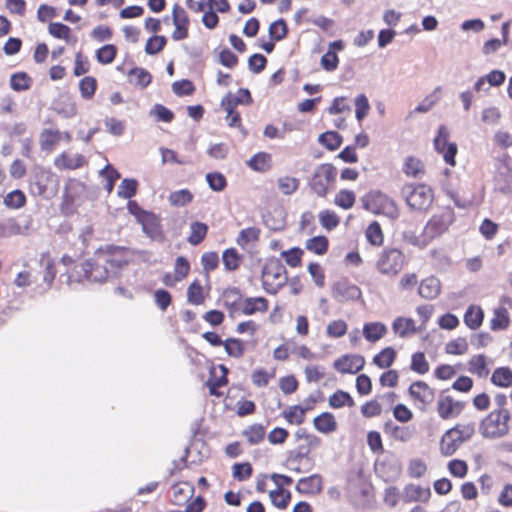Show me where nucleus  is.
Wrapping results in <instances>:
<instances>
[{
  "mask_svg": "<svg viewBox=\"0 0 512 512\" xmlns=\"http://www.w3.org/2000/svg\"><path fill=\"white\" fill-rule=\"evenodd\" d=\"M127 263V250L124 247L108 245L99 248L93 257L82 263L79 268L87 280L103 283L117 277Z\"/></svg>",
  "mask_w": 512,
  "mask_h": 512,
  "instance_id": "nucleus-1",
  "label": "nucleus"
},
{
  "mask_svg": "<svg viewBox=\"0 0 512 512\" xmlns=\"http://www.w3.org/2000/svg\"><path fill=\"white\" fill-rule=\"evenodd\" d=\"M511 415L506 408L491 411L479 425V433L486 439H499L509 433Z\"/></svg>",
  "mask_w": 512,
  "mask_h": 512,
  "instance_id": "nucleus-2",
  "label": "nucleus"
},
{
  "mask_svg": "<svg viewBox=\"0 0 512 512\" xmlns=\"http://www.w3.org/2000/svg\"><path fill=\"white\" fill-rule=\"evenodd\" d=\"M261 281L262 287L267 293L272 295L278 293L288 281L287 271L280 260L270 258L265 262L262 268Z\"/></svg>",
  "mask_w": 512,
  "mask_h": 512,
  "instance_id": "nucleus-3",
  "label": "nucleus"
},
{
  "mask_svg": "<svg viewBox=\"0 0 512 512\" xmlns=\"http://www.w3.org/2000/svg\"><path fill=\"white\" fill-rule=\"evenodd\" d=\"M401 196L406 204L414 210H426L434 199V193L426 184L407 183L401 188Z\"/></svg>",
  "mask_w": 512,
  "mask_h": 512,
  "instance_id": "nucleus-4",
  "label": "nucleus"
},
{
  "mask_svg": "<svg viewBox=\"0 0 512 512\" xmlns=\"http://www.w3.org/2000/svg\"><path fill=\"white\" fill-rule=\"evenodd\" d=\"M362 202L364 208L374 214H382L390 219L399 216V209L394 200L380 191L369 192L363 197Z\"/></svg>",
  "mask_w": 512,
  "mask_h": 512,
  "instance_id": "nucleus-5",
  "label": "nucleus"
},
{
  "mask_svg": "<svg viewBox=\"0 0 512 512\" xmlns=\"http://www.w3.org/2000/svg\"><path fill=\"white\" fill-rule=\"evenodd\" d=\"M406 263V257L402 251L396 248L384 249L376 261L377 271L385 276L398 275Z\"/></svg>",
  "mask_w": 512,
  "mask_h": 512,
  "instance_id": "nucleus-6",
  "label": "nucleus"
},
{
  "mask_svg": "<svg viewBox=\"0 0 512 512\" xmlns=\"http://www.w3.org/2000/svg\"><path fill=\"white\" fill-rule=\"evenodd\" d=\"M454 212L451 208H444L433 215L425 225L428 238L435 239L445 233L454 222Z\"/></svg>",
  "mask_w": 512,
  "mask_h": 512,
  "instance_id": "nucleus-7",
  "label": "nucleus"
},
{
  "mask_svg": "<svg viewBox=\"0 0 512 512\" xmlns=\"http://www.w3.org/2000/svg\"><path fill=\"white\" fill-rule=\"evenodd\" d=\"M336 176V168L331 164H322L318 166L311 180L312 190L320 197H324L328 192V186Z\"/></svg>",
  "mask_w": 512,
  "mask_h": 512,
  "instance_id": "nucleus-8",
  "label": "nucleus"
},
{
  "mask_svg": "<svg viewBox=\"0 0 512 512\" xmlns=\"http://www.w3.org/2000/svg\"><path fill=\"white\" fill-rule=\"evenodd\" d=\"M448 137V129L441 125L438 129V134L434 139V146L437 152L443 154L445 162L451 166H454L457 146L454 143H448Z\"/></svg>",
  "mask_w": 512,
  "mask_h": 512,
  "instance_id": "nucleus-9",
  "label": "nucleus"
},
{
  "mask_svg": "<svg viewBox=\"0 0 512 512\" xmlns=\"http://www.w3.org/2000/svg\"><path fill=\"white\" fill-rule=\"evenodd\" d=\"M332 295L339 302L354 301L361 297V290L355 284L341 280L333 285Z\"/></svg>",
  "mask_w": 512,
  "mask_h": 512,
  "instance_id": "nucleus-10",
  "label": "nucleus"
},
{
  "mask_svg": "<svg viewBox=\"0 0 512 512\" xmlns=\"http://www.w3.org/2000/svg\"><path fill=\"white\" fill-rule=\"evenodd\" d=\"M464 405L448 395L441 394L437 401V412L442 419L457 417L463 410Z\"/></svg>",
  "mask_w": 512,
  "mask_h": 512,
  "instance_id": "nucleus-11",
  "label": "nucleus"
},
{
  "mask_svg": "<svg viewBox=\"0 0 512 512\" xmlns=\"http://www.w3.org/2000/svg\"><path fill=\"white\" fill-rule=\"evenodd\" d=\"M364 364L365 359L363 356L347 354L335 360L334 368L343 374H355L363 368Z\"/></svg>",
  "mask_w": 512,
  "mask_h": 512,
  "instance_id": "nucleus-12",
  "label": "nucleus"
},
{
  "mask_svg": "<svg viewBox=\"0 0 512 512\" xmlns=\"http://www.w3.org/2000/svg\"><path fill=\"white\" fill-rule=\"evenodd\" d=\"M86 163V158L80 153L63 152L54 159L55 167L60 170H75Z\"/></svg>",
  "mask_w": 512,
  "mask_h": 512,
  "instance_id": "nucleus-13",
  "label": "nucleus"
},
{
  "mask_svg": "<svg viewBox=\"0 0 512 512\" xmlns=\"http://www.w3.org/2000/svg\"><path fill=\"white\" fill-rule=\"evenodd\" d=\"M173 16V24L175 26V30L172 34L174 40H182L188 35V16L185 10L179 6H175L172 12Z\"/></svg>",
  "mask_w": 512,
  "mask_h": 512,
  "instance_id": "nucleus-14",
  "label": "nucleus"
},
{
  "mask_svg": "<svg viewBox=\"0 0 512 512\" xmlns=\"http://www.w3.org/2000/svg\"><path fill=\"white\" fill-rule=\"evenodd\" d=\"M323 489V479L319 474H313L298 480L296 490L301 494H319Z\"/></svg>",
  "mask_w": 512,
  "mask_h": 512,
  "instance_id": "nucleus-15",
  "label": "nucleus"
},
{
  "mask_svg": "<svg viewBox=\"0 0 512 512\" xmlns=\"http://www.w3.org/2000/svg\"><path fill=\"white\" fill-rule=\"evenodd\" d=\"M463 444L458 434L453 428L447 430L440 440V452L444 456L453 455Z\"/></svg>",
  "mask_w": 512,
  "mask_h": 512,
  "instance_id": "nucleus-16",
  "label": "nucleus"
},
{
  "mask_svg": "<svg viewBox=\"0 0 512 512\" xmlns=\"http://www.w3.org/2000/svg\"><path fill=\"white\" fill-rule=\"evenodd\" d=\"M402 172L409 178L420 180L425 176L426 169L421 159L408 156L403 161Z\"/></svg>",
  "mask_w": 512,
  "mask_h": 512,
  "instance_id": "nucleus-17",
  "label": "nucleus"
},
{
  "mask_svg": "<svg viewBox=\"0 0 512 512\" xmlns=\"http://www.w3.org/2000/svg\"><path fill=\"white\" fill-rule=\"evenodd\" d=\"M139 223L142 225L143 232L151 239L161 240L163 238L160 220L155 214L149 212Z\"/></svg>",
  "mask_w": 512,
  "mask_h": 512,
  "instance_id": "nucleus-18",
  "label": "nucleus"
},
{
  "mask_svg": "<svg viewBox=\"0 0 512 512\" xmlns=\"http://www.w3.org/2000/svg\"><path fill=\"white\" fill-rule=\"evenodd\" d=\"M410 395L422 405L430 404L434 399L433 390L422 381H417L411 384L409 388Z\"/></svg>",
  "mask_w": 512,
  "mask_h": 512,
  "instance_id": "nucleus-19",
  "label": "nucleus"
},
{
  "mask_svg": "<svg viewBox=\"0 0 512 512\" xmlns=\"http://www.w3.org/2000/svg\"><path fill=\"white\" fill-rule=\"evenodd\" d=\"M441 291L440 280L436 277L430 276L423 279L419 285V295L425 299H435Z\"/></svg>",
  "mask_w": 512,
  "mask_h": 512,
  "instance_id": "nucleus-20",
  "label": "nucleus"
},
{
  "mask_svg": "<svg viewBox=\"0 0 512 512\" xmlns=\"http://www.w3.org/2000/svg\"><path fill=\"white\" fill-rule=\"evenodd\" d=\"M172 490V502L178 506L185 504L194 494L193 485L185 481L174 484Z\"/></svg>",
  "mask_w": 512,
  "mask_h": 512,
  "instance_id": "nucleus-21",
  "label": "nucleus"
},
{
  "mask_svg": "<svg viewBox=\"0 0 512 512\" xmlns=\"http://www.w3.org/2000/svg\"><path fill=\"white\" fill-rule=\"evenodd\" d=\"M243 314L253 315L257 312L264 313L268 310V301L264 297L246 298L240 304Z\"/></svg>",
  "mask_w": 512,
  "mask_h": 512,
  "instance_id": "nucleus-22",
  "label": "nucleus"
},
{
  "mask_svg": "<svg viewBox=\"0 0 512 512\" xmlns=\"http://www.w3.org/2000/svg\"><path fill=\"white\" fill-rule=\"evenodd\" d=\"M314 428L323 434L333 433L337 430V422L332 413L324 412L313 420Z\"/></svg>",
  "mask_w": 512,
  "mask_h": 512,
  "instance_id": "nucleus-23",
  "label": "nucleus"
},
{
  "mask_svg": "<svg viewBox=\"0 0 512 512\" xmlns=\"http://www.w3.org/2000/svg\"><path fill=\"white\" fill-rule=\"evenodd\" d=\"M387 333V327L381 322H368L363 326V336L371 343H375L383 338Z\"/></svg>",
  "mask_w": 512,
  "mask_h": 512,
  "instance_id": "nucleus-24",
  "label": "nucleus"
},
{
  "mask_svg": "<svg viewBox=\"0 0 512 512\" xmlns=\"http://www.w3.org/2000/svg\"><path fill=\"white\" fill-rule=\"evenodd\" d=\"M431 496L429 487L423 488L419 485L410 484L404 489V499L406 502L421 501L427 502Z\"/></svg>",
  "mask_w": 512,
  "mask_h": 512,
  "instance_id": "nucleus-25",
  "label": "nucleus"
},
{
  "mask_svg": "<svg viewBox=\"0 0 512 512\" xmlns=\"http://www.w3.org/2000/svg\"><path fill=\"white\" fill-rule=\"evenodd\" d=\"M55 182L54 175L46 170H40L35 175L33 188H36L35 193L38 195H45L51 188L50 185Z\"/></svg>",
  "mask_w": 512,
  "mask_h": 512,
  "instance_id": "nucleus-26",
  "label": "nucleus"
},
{
  "mask_svg": "<svg viewBox=\"0 0 512 512\" xmlns=\"http://www.w3.org/2000/svg\"><path fill=\"white\" fill-rule=\"evenodd\" d=\"M392 329L395 334L402 338L416 333L415 322L411 318H396L392 323Z\"/></svg>",
  "mask_w": 512,
  "mask_h": 512,
  "instance_id": "nucleus-27",
  "label": "nucleus"
},
{
  "mask_svg": "<svg viewBox=\"0 0 512 512\" xmlns=\"http://www.w3.org/2000/svg\"><path fill=\"white\" fill-rule=\"evenodd\" d=\"M260 229L256 227H248L239 232L236 239L237 244L246 249L250 244H254L259 240Z\"/></svg>",
  "mask_w": 512,
  "mask_h": 512,
  "instance_id": "nucleus-28",
  "label": "nucleus"
},
{
  "mask_svg": "<svg viewBox=\"0 0 512 512\" xmlns=\"http://www.w3.org/2000/svg\"><path fill=\"white\" fill-rule=\"evenodd\" d=\"M151 79L150 73L143 68H134L129 73V82L140 89L147 87Z\"/></svg>",
  "mask_w": 512,
  "mask_h": 512,
  "instance_id": "nucleus-29",
  "label": "nucleus"
},
{
  "mask_svg": "<svg viewBox=\"0 0 512 512\" xmlns=\"http://www.w3.org/2000/svg\"><path fill=\"white\" fill-rule=\"evenodd\" d=\"M469 372L484 378L489 374L486 357L484 355H475L469 361Z\"/></svg>",
  "mask_w": 512,
  "mask_h": 512,
  "instance_id": "nucleus-30",
  "label": "nucleus"
},
{
  "mask_svg": "<svg viewBox=\"0 0 512 512\" xmlns=\"http://www.w3.org/2000/svg\"><path fill=\"white\" fill-rule=\"evenodd\" d=\"M491 382L499 387H508L512 384V370L508 367H500L494 370Z\"/></svg>",
  "mask_w": 512,
  "mask_h": 512,
  "instance_id": "nucleus-31",
  "label": "nucleus"
},
{
  "mask_svg": "<svg viewBox=\"0 0 512 512\" xmlns=\"http://www.w3.org/2000/svg\"><path fill=\"white\" fill-rule=\"evenodd\" d=\"M62 140V134L57 130H45L40 137V145L43 150L51 151Z\"/></svg>",
  "mask_w": 512,
  "mask_h": 512,
  "instance_id": "nucleus-32",
  "label": "nucleus"
},
{
  "mask_svg": "<svg viewBox=\"0 0 512 512\" xmlns=\"http://www.w3.org/2000/svg\"><path fill=\"white\" fill-rule=\"evenodd\" d=\"M354 404V400L350 394L343 390H337L329 397V405L334 409H338L344 406L353 407Z\"/></svg>",
  "mask_w": 512,
  "mask_h": 512,
  "instance_id": "nucleus-33",
  "label": "nucleus"
},
{
  "mask_svg": "<svg viewBox=\"0 0 512 512\" xmlns=\"http://www.w3.org/2000/svg\"><path fill=\"white\" fill-rule=\"evenodd\" d=\"M248 165L255 171L266 172L271 167V157L264 152L258 153L248 161Z\"/></svg>",
  "mask_w": 512,
  "mask_h": 512,
  "instance_id": "nucleus-34",
  "label": "nucleus"
},
{
  "mask_svg": "<svg viewBox=\"0 0 512 512\" xmlns=\"http://www.w3.org/2000/svg\"><path fill=\"white\" fill-rule=\"evenodd\" d=\"M483 316V311L480 307L471 306L464 315L465 324L470 329H476L482 324Z\"/></svg>",
  "mask_w": 512,
  "mask_h": 512,
  "instance_id": "nucleus-35",
  "label": "nucleus"
},
{
  "mask_svg": "<svg viewBox=\"0 0 512 512\" xmlns=\"http://www.w3.org/2000/svg\"><path fill=\"white\" fill-rule=\"evenodd\" d=\"M306 411V408H303L300 405H294L286 409L283 416L290 424L300 425L305 420Z\"/></svg>",
  "mask_w": 512,
  "mask_h": 512,
  "instance_id": "nucleus-36",
  "label": "nucleus"
},
{
  "mask_svg": "<svg viewBox=\"0 0 512 512\" xmlns=\"http://www.w3.org/2000/svg\"><path fill=\"white\" fill-rule=\"evenodd\" d=\"M220 370L222 372L220 377L213 376L214 368L211 370L212 376L207 381V386L209 388L210 394L219 396L220 394L217 392V389L226 385L227 383V368L223 365H220Z\"/></svg>",
  "mask_w": 512,
  "mask_h": 512,
  "instance_id": "nucleus-37",
  "label": "nucleus"
},
{
  "mask_svg": "<svg viewBox=\"0 0 512 512\" xmlns=\"http://www.w3.org/2000/svg\"><path fill=\"white\" fill-rule=\"evenodd\" d=\"M365 236L368 242L374 246H380L383 243L384 235L378 222H372L366 229Z\"/></svg>",
  "mask_w": 512,
  "mask_h": 512,
  "instance_id": "nucleus-38",
  "label": "nucleus"
},
{
  "mask_svg": "<svg viewBox=\"0 0 512 512\" xmlns=\"http://www.w3.org/2000/svg\"><path fill=\"white\" fill-rule=\"evenodd\" d=\"M269 496L272 504L280 509H285L291 499L290 492L282 488H277L276 490L270 491Z\"/></svg>",
  "mask_w": 512,
  "mask_h": 512,
  "instance_id": "nucleus-39",
  "label": "nucleus"
},
{
  "mask_svg": "<svg viewBox=\"0 0 512 512\" xmlns=\"http://www.w3.org/2000/svg\"><path fill=\"white\" fill-rule=\"evenodd\" d=\"M305 247L317 255H323L328 249V240L325 236H316L308 239Z\"/></svg>",
  "mask_w": 512,
  "mask_h": 512,
  "instance_id": "nucleus-40",
  "label": "nucleus"
},
{
  "mask_svg": "<svg viewBox=\"0 0 512 512\" xmlns=\"http://www.w3.org/2000/svg\"><path fill=\"white\" fill-rule=\"evenodd\" d=\"M191 233L188 242L192 245L199 244L206 236L208 227L202 222H193L190 226Z\"/></svg>",
  "mask_w": 512,
  "mask_h": 512,
  "instance_id": "nucleus-41",
  "label": "nucleus"
},
{
  "mask_svg": "<svg viewBox=\"0 0 512 512\" xmlns=\"http://www.w3.org/2000/svg\"><path fill=\"white\" fill-rule=\"evenodd\" d=\"M318 141L327 147L329 150L333 151L340 147L342 143V137L340 134L334 131H328L321 134L318 138Z\"/></svg>",
  "mask_w": 512,
  "mask_h": 512,
  "instance_id": "nucleus-42",
  "label": "nucleus"
},
{
  "mask_svg": "<svg viewBox=\"0 0 512 512\" xmlns=\"http://www.w3.org/2000/svg\"><path fill=\"white\" fill-rule=\"evenodd\" d=\"M187 300L190 304L201 305L204 303L203 288L199 281H193L187 289Z\"/></svg>",
  "mask_w": 512,
  "mask_h": 512,
  "instance_id": "nucleus-43",
  "label": "nucleus"
},
{
  "mask_svg": "<svg viewBox=\"0 0 512 512\" xmlns=\"http://www.w3.org/2000/svg\"><path fill=\"white\" fill-rule=\"evenodd\" d=\"M509 325L508 311L504 307H499L495 310L494 316L491 319V328L493 330H502Z\"/></svg>",
  "mask_w": 512,
  "mask_h": 512,
  "instance_id": "nucleus-44",
  "label": "nucleus"
},
{
  "mask_svg": "<svg viewBox=\"0 0 512 512\" xmlns=\"http://www.w3.org/2000/svg\"><path fill=\"white\" fill-rule=\"evenodd\" d=\"M116 54L117 48L112 44H107L96 51V59L99 63L107 65L113 62Z\"/></svg>",
  "mask_w": 512,
  "mask_h": 512,
  "instance_id": "nucleus-45",
  "label": "nucleus"
},
{
  "mask_svg": "<svg viewBox=\"0 0 512 512\" xmlns=\"http://www.w3.org/2000/svg\"><path fill=\"white\" fill-rule=\"evenodd\" d=\"M496 189L505 195H512V173L501 172L496 177Z\"/></svg>",
  "mask_w": 512,
  "mask_h": 512,
  "instance_id": "nucleus-46",
  "label": "nucleus"
},
{
  "mask_svg": "<svg viewBox=\"0 0 512 512\" xmlns=\"http://www.w3.org/2000/svg\"><path fill=\"white\" fill-rule=\"evenodd\" d=\"M355 117L360 122L362 121L369 113L370 104L367 96L365 94H359L355 100Z\"/></svg>",
  "mask_w": 512,
  "mask_h": 512,
  "instance_id": "nucleus-47",
  "label": "nucleus"
},
{
  "mask_svg": "<svg viewBox=\"0 0 512 512\" xmlns=\"http://www.w3.org/2000/svg\"><path fill=\"white\" fill-rule=\"evenodd\" d=\"M138 183L135 179H124L118 186L117 195L124 199L132 198L137 191Z\"/></svg>",
  "mask_w": 512,
  "mask_h": 512,
  "instance_id": "nucleus-48",
  "label": "nucleus"
},
{
  "mask_svg": "<svg viewBox=\"0 0 512 512\" xmlns=\"http://www.w3.org/2000/svg\"><path fill=\"white\" fill-rule=\"evenodd\" d=\"M318 218L321 226L327 230H333L339 225V217L333 211L322 210Z\"/></svg>",
  "mask_w": 512,
  "mask_h": 512,
  "instance_id": "nucleus-49",
  "label": "nucleus"
},
{
  "mask_svg": "<svg viewBox=\"0 0 512 512\" xmlns=\"http://www.w3.org/2000/svg\"><path fill=\"white\" fill-rule=\"evenodd\" d=\"M395 355L394 349L388 347L375 355L373 362L380 368H388L393 363Z\"/></svg>",
  "mask_w": 512,
  "mask_h": 512,
  "instance_id": "nucleus-50",
  "label": "nucleus"
},
{
  "mask_svg": "<svg viewBox=\"0 0 512 512\" xmlns=\"http://www.w3.org/2000/svg\"><path fill=\"white\" fill-rule=\"evenodd\" d=\"M97 82L94 77L86 76L79 83L81 96L85 99H91L96 91Z\"/></svg>",
  "mask_w": 512,
  "mask_h": 512,
  "instance_id": "nucleus-51",
  "label": "nucleus"
},
{
  "mask_svg": "<svg viewBox=\"0 0 512 512\" xmlns=\"http://www.w3.org/2000/svg\"><path fill=\"white\" fill-rule=\"evenodd\" d=\"M348 325L344 320H334L328 323L326 333L331 338H340L347 332Z\"/></svg>",
  "mask_w": 512,
  "mask_h": 512,
  "instance_id": "nucleus-52",
  "label": "nucleus"
},
{
  "mask_svg": "<svg viewBox=\"0 0 512 512\" xmlns=\"http://www.w3.org/2000/svg\"><path fill=\"white\" fill-rule=\"evenodd\" d=\"M355 199L353 191L340 190L335 196L334 203L343 209H350L353 207Z\"/></svg>",
  "mask_w": 512,
  "mask_h": 512,
  "instance_id": "nucleus-53",
  "label": "nucleus"
},
{
  "mask_svg": "<svg viewBox=\"0 0 512 512\" xmlns=\"http://www.w3.org/2000/svg\"><path fill=\"white\" fill-rule=\"evenodd\" d=\"M55 110L66 118H71L77 113L76 104L69 98H64L56 102Z\"/></svg>",
  "mask_w": 512,
  "mask_h": 512,
  "instance_id": "nucleus-54",
  "label": "nucleus"
},
{
  "mask_svg": "<svg viewBox=\"0 0 512 512\" xmlns=\"http://www.w3.org/2000/svg\"><path fill=\"white\" fill-rule=\"evenodd\" d=\"M26 201L25 194L21 190H14L4 198V204L13 209L21 208Z\"/></svg>",
  "mask_w": 512,
  "mask_h": 512,
  "instance_id": "nucleus-55",
  "label": "nucleus"
},
{
  "mask_svg": "<svg viewBox=\"0 0 512 512\" xmlns=\"http://www.w3.org/2000/svg\"><path fill=\"white\" fill-rule=\"evenodd\" d=\"M278 187L285 195L293 194L299 187V180L294 177L284 176L278 179Z\"/></svg>",
  "mask_w": 512,
  "mask_h": 512,
  "instance_id": "nucleus-56",
  "label": "nucleus"
},
{
  "mask_svg": "<svg viewBox=\"0 0 512 512\" xmlns=\"http://www.w3.org/2000/svg\"><path fill=\"white\" fill-rule=\"evenodd\" d=\"M10 84L15 91H24L30 88L31 79L26 73H15L11 76Z\"/></svg>",
  "mask_w": 512,
  "mask_h": 512,
  "instance_id": "nucleus-57",
  "label": "nucleus"
},
{
  "mask_svg": "<svg viewBox=\"0 0 512 512\" xmlns=\"http://www.w3.org/2000/svg\"><path fill=\"white\" fill-rule=\"evenodd\" d=\"M244 435L250 444H258L265 435V428L260 424H254L244 431Z\"/></svg>",
  "mask_w": 512,
  "mask_h": 512,
  "instance_id": "nucleus-58",
  "label": "nucleus"
},
{
  "mask_svg": "<svg viewBox=\"0 0 512 512\" xmlns=\"http://www.w3.org/2000/svg\"><path fill=\"white\" fill-rule=\"evenodd\" d=\"M287 32V25L282 19L274 21L269 26V35L276 41L284 39L287 35Z\"/></svg>",
  "mask_w": 512,
  "mask_h": 512,
  "instance_id": "nucleus-59",
  "label": "nucleus"
},
{
  "mask_svg": "<svg viewBox=\"0 0 512 512\" xmlns=\"http://www.w3.org/2000/svg\"><path fill=\"white\" fill-rule=\"evenodd\" d=\"M192 198L193 196L189 190L182 189L171 193L169 201L172 205L181 207L191 202Z\"/></svg>",
  "mask_w": 512,
  "mask_h": 512,
  "instance_id": "nucleus-60",
  "label": "nucleus"
},
{
  "mask_svg": "<svg viewBox=\"0 0 512 512\" xmlns=\"http://www.w3.org/2000/svg\"><path fill=\"white\" fill-rule=\"evenodd\" d=\"M223 264L226 270L233 271L239 266L240 257L235 249H227L223 253Z\"/></svg>",
  "mask_w": 512,
  "mask_h": 512,
  "instance_id": "nucleus-61",
  "label": "nucleus"
},
{
  "mask_svg": "<svg viewBox=\"0 0 512 512\" xmlns=\"http://www.w3.org/2000/svg\"><path fill=\"white\" fill-rule=\"evenodd\" d=\"M468 350L467 341L464 338H457L449 341L445 346V351L452 355H462Z\"/></svg>",
  "mask_w": 512,
  "mask_h": 512,
  "instance_id": "nucleus-62",
  "label": "nucleus"
},
{
  "mask_svg": "<svg viewBox=\"0 0 512 512\" xmlns=\"http://www.w3.org/2000/svg\"><path fill=\"white\" fill-rule=\"evenodd\" d=\"M223 346L229 356L240 358L244 353V346L238 339H228L223 343Z\"/></svg>",
  "mask_w": 512,
  "mask_h": 512,
  "instance_id": "nucleus-63",
  "label": "nucleus"
},
{
  "mask_svg": "<svg viewBox=\"0 0 512 512\" xmlns=\"http://www.w3.org/2000/svg\"><path fill=\"white\" fill-rule=\"evenodd\" d=\"M224 304L227 308L232 309L239 304L241 300V294L239 289L232 287L224 290L222 294Z\"/></svg>",
  "mask_w": 512,
  "mask_h": 512,
  "instance_id": "nucleus-64",
  "label": "nucleus"
}]
</instances>
